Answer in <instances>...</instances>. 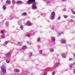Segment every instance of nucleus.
<instances>
[{
  "label": "nucleus",
  "mask_w": 75,
  "mask_h": 75,
  "mask_svg": "<svg viewBox=\"0 0 75 75\" xmlns=\"http://www.w3.org/2000/svg\"><path fill=\"white\" fill-rule=\"evenodd\" d=\"M26 48L27 47H26V46H23L22 47L23 50H25V49H26Z\"/></svg>",
  "instance_id": "9b49d317"
},
{
  "label": "nucleus",
  "mask_w": 75,
  "mask_h": 75,
  "mask_svg": "<svg viewBox=\"0 0 75 75\" xmlns=\"http://www.w3.org/2000/svg\"><path fill=\"white\" fill-rule=\"evenodd\" d=\"M55 71H53V72L52 73V75H54L55 74Z\"/></svg>",
  "instance_id": "412c9836"
},
{
  "label": "nucleus",
  "mask_w": 75,
  "mask_h": 75,
  "mask_svg": "<svg viewBox=\"0 0 75 75\" xmlns=\"http://www.w3.org/2000/svg\"><path fill=\"white\" fill-rule=\"evenodd\" d=\"M1 34H3V31H1Z\"/></svg>",
  "instance_id": "a878e982"
},
{
  "label": "nucleus",
  "mask_w": 75,
  "mask_h": 75,
  "mask_svg": "<svg viewBox=\"0 0 75 75\" xmlns=\"http://www.w3.org/2000/svg\"><path fill=\"white\" fill-rule=\"evenodd\" d=\"M8 44V42H5V44Z\"/></svg>",
  "instance_id": "b1692460"
},
{
  "label": "nucleus",
  "mask_w": 75,
  "mask_h": 75,
  "mask_svg": "<svg viewBox=\"0 0 75 75\" xmlns=\"http://www.w3.org/2000/svg\"><path fill=\"white\" fill-rule=\"evenodd\" d=\"M42 50H40V52L41 54V52H42Z\"/></svg>",
  "instance_id": "bb28decb"
},
{
  "label": "nucleus",
  "mask_w": 75,
  "mask_h": 75,
  "mask_svg": "<svg viewBox=\"0 0 75 75\" xmlns=\"http://www.w3.org/2000/svg\"><path fill=\"white\" fill-rule=\"evenodd\" d=\"M72 59H70V60H71Z\"/></svg>",
  "instance_id": "c756f323"
},
{
  "label": "nucleus",
  "mask_w": 75,
  "mask_h": 75,
  "mask_svg": "<svg viewBox=\"0 0 75 75\" xmlns=\"http://www.w3.org/2000/svg\"><path fill=\"white\" fill-rule=\"evenodd\" d=\"M0 42H1V41L0 40Z\"/></svg>",
  "instance_id": "7c9ffc66"
},
{
  "label": "nucleus",
  "mask_w": 75,
  "mask_h": 75,
  "mask_svg": "<svg viewBox=\"0 0 75 75\" xmlns=\"http://www.w3.org/2000/svg\"><path fill=\"white\" fill-rule=\"evenodd\" d=\"M40 41V39L39 38L38 39V41L39 42Z\"/></svg>",
  "instance_id": "5701e85b"
},
{
  "label": "nucleus",
  "mask_w": 75,
  "mask_h": 75,
  "mask_svg": "<svg viewBox=\"0 0 75 75\" xmlns=\"http://www.w3.org/2000/svg\"><path fill=\"white\" fill-rule=\"evenodd\" d=\"M30 35H27V37H30Z\"/></svg>",
  "instance_id": "393cba45"
},
{
  "label": "nucleus",
  "mask_w": 75,
  "mask_h": 75,
  "mask_svg": "<svg viewBox=\"0 0 75 75\" xmlns=\"http://www.w3.org/2000/svg\"><path fill=\"white\" fill-rule=\"evenodd\" d=\"M20 28L21 30H23V26H21L20 27Z\"/></svg>",
  "instance_id": "dca6fc26"
},
{
  "label": "nucleus",
  "mask_w": 75,
  "mask_h": 75,
  "mask_svg": "<svg viewBox=\"0 0 75 75\" xmlns=\"http://www.w3.org/2000/svg\"><path fill=\"white\" fill-rule=\"evenodd\" d=\"M26 24V25H29V26H30V25H32V24L31 23V22L28 21L27 22V23Z\"/></svg>",
  "instance_id": "20e7f679"
},
{
  "label": "nucleus",
  "mask_w": 75,
  "mask_h": 75,
  "mask_svg": "<svg viewBox=\"0 0 75 75\" xmlns=\"http://www.w3.org/2000/svg\"><path fill=\"white\" fill-rule=\"evenodd\" d=\"M28 71H26V73H27V72H28Z\"/></svg>",
  "instance_id": "c85d7f7f"
},
{
  "label": "nucleus",
  "mask_w": 75,
  "mask_h": 75,
  "mask_svg": "<svg viewBox=\"0 0 75 75\" xmlns=\"http://www.w3.org/2000/svg\"><path fill=\"white\" fill-rule=\"evenodd\" d=\"M12 2L13 3H16V1L14 0H13Z\"/></svg>",
  "instance_id": "f3484780"
},
{
  "label": "nucleus",
  "mask_w": 75,
  "mask_h": 75,
  "mask_svg": "<svg viewBox=\"0 0 75 75\" xmlns=\"http://www.w3.org/2000/svg\"><path fill=\"white\" fill-rule=\"evenodd\" d=\"M64 18H67V15H64Z\"/></svg>",
  "instance_id": "a211bd4d"
},
{
  "label": "nucleus",
  "mask_w": 75,
  "mask_h": 75,
  "mask_svg": "<svg viewBox=\"0 0 75 75\" xmlns=\"http://www.w3.org/2000/svg\"><path fill=\"white\" fill-rule=\"evenodd\" d=\"M6 3L7 4H11V1L10 0H7L6 1Z\"/></svg>",
  "instance_id": "39448f33"
},
{
  "label": "nucleus",
  "mask_w": 75,
  "mask_h": 75,
  "mask_svg": "<svg viewBox=\"0 0 75 75\" xmlns=\"http://www.w3.org/2000/svg\"><path fill=\"white\" fill-rule=\"evenodd\" d=\"M61 18L60 17H59L58 18V19L59 20H60V19Z\"/></svg>",
  "instance_id": "cd10ccee"
},
{
  "label": "nucleus",
  "mask_w": 75,
  "mask_h": 75,
  "mask_svg": "<svg viewBox=\"0 0 75 75\" xmlns=\"http://www.w3.org/2000/svg\"><path fill=\"white\" fill-rule=\"evenodd\" d=\"M2 38H5V36H2Z\"/></svg>",
  "instance_id": "4be33fe9"
},
{
  "label": "nucleus",
  "mask_w": 75,
  "mask_h": 75,
  "mask_svg": "<svg viewBox=\"0 0 75 75\" xmlns=\"http://www.w3.org/2000/svg\"><path fill=\"white\" fill-rule=\"evenodd\" d=\"M62 44H65V41L64 40H63L62 41Z\"/></svg>",
  "instance_id": "f8f14e48"
},
{
  "label": "nucleus",
  "mask_w": 75,
  "mask_h": 75,
  "mask_svg": "<svg viewBox=\"0 0 75 75\" xmlns=\"http://www.w3.org/2000/svg\"><path fill=\"white\" fill-rule=\"evenodd\" d=\"M55 38H52V41H53V42H55Z\"/></svg>",
  "instance_id": "1a4fd4ad"
},
{
  "label": "nucleus",
  "mask_w": 75,
  "mask_h": 75,
  "mask_svg": "<svg viewBox=\"0 0 75 75\" xmlns=\"http://www.w3.org/2000/svg\"><path fill=\"white\" fill-rule=\"evenodd\" d=\"M15 72H20V70L17 69H15Z\"/></svg>",
  "instance_id": "6e6552de"
},
{
  "label": "nucleus",
  "mask_w": 75,
  "mask_h": 75,
  "mask_svg": "<svg viewBox=\"0 0 75 75\" xmlns=\"http://www.w3.org/2000/svg\"><path fill=\"white\" fill-rule=\"evenodd\" d=\"M10 55V53H7L6 54V56H8V57H9Z\"/></svg>",
  "instance_id": "4468645a"
},
{
  "label": "nucleus",
  "mask_w": 75,
  "mask_h": 75,
  "mask_svg": "<svg viewBox=\"0 0 75 75\" xmlns=\"http://www.w3.org/2000/svg\"><path fill=\"white\" fill-rule=\"evenodd\" d=\"M47 74H48V73H45L43 74V75H47Z\"/></svg>",
  "instance_id": "6ab92c4d"
},
{
  "label": "nucleus",
  "mask_w": 75,
  "mask_h": 75,
  "mask_svg": "<svg viewBox=\"0 0 75 75\" xmlns=\"http://www.w3.org/2000/svg\"><path fill=\"white\" fill-rule=\"evenodd\" d=\"M50 51L51 52H53V51H54V50H53L52 48H51Z\"/></svg>",
  "instance_id": "2eb2a0df"
},
{
  "label": "nucleus",
  "mask_w": 75,
  "mask_h": 75,
  "mask_svg": "<svg viewBox=\"0 0 75 75\" xmlns=\"http://www.w3.org/2000/svg\"><path fill=\"white\" fill-rule=\"evenodd\" d=\"M3 8L4 10H5L6 8V6H3Z\"/></svg>",
  "instance_id": "ddd939ff"
},
{
  "label": "nucleus",
  "mask_w": 75,
  "mask_h": 75,
  "mask_svg": "<svg viewBox=\"0 0 75 75\" xmlns=\"http://www.w3.org/2000/svg\"><path fill=\"white\" fill-rule=\"evenodd\" d=\"M23 16H27V13L25 12H24L22 13Z\"/></svg>",
  "instance_id": "9d476101"
},
{
  "label": "nucleus",
  "mask_w": 75,
  "mask_h": 75,
  "mask_svg": "<svg viewBox=\"0 0 75 75\" xmlns=\"http://www.w3.org/2000/svg\"><path fill=\"white\" fill-rule=\"evenodd\" d=\"M60 64H59V62L57 63L56 64H55L54 65V67H57L58 65H60Z\"/></svg>",
  "instance_id": "423d86ee"
},
{
  "label": "nucleus",
  "mask_w": 75,
  "mask_h": 75,
  "mask_svg": "<svg viewBox=\"0 0 75 75\" xmlns=\"http://www.w3.org/2000/svg\"><path fill=\"white\" fill-rule=\"evenodd\" d=\"M0 58H1V57L0 56Z\"/></svg>",
  "instance_id": "2f4dec72"
},
{
  "label": "nucleus",
  "mask_w": 75,
  "mask_h": 75,
  "mask_svg": "<svg viewBox=\"0 0 75 75\" xmlns=\"http://www.w3.org/2000/svg\"><path fill=\"white\" fill-rule=\"evenodd\" d=\"M55 12H52L51 17L52 18V20L54 18V16H55Z\"/></svg>",
  "instance_id": "7ed1b4c3"
},
{
  "label": "nucleus",
  "mask_w": 75,
  "mask_h": 75,
  "mask_svg": "<svg viewBox=\"0 0 75 75\" xmlns=\"http://www.w3.org/2000/svg\"><path fill=\"white\" fill-rule=\"evenodd\" d=\"M35 2V0H28L27 3L29 5L32 4V9H35L37 8V6H35L37 4Z\"/></svg>",
  "instance_id": "f257e3e1"
},
{
  "label": "nucleus",
  "mask_w": 75,
  "mask_h": 75,
  "mask_svg": "<svg viewBox=\"0 0 75 75\" xmlns=\"http://www.w3.org/2000/svg\"><path fill=\"white\" fill-rule=\"evenodd\" d=\"M6 67L4 66H2V67L1 68V71H2V72L4 74L6 73Z\"/></svg>",
  "instance_id": "f03ea898"
},
{
  "label": "nucleus",
  "mask_w": 75,
  "mask_h": 75,
  "mask_svg": "<svg viewBox=\"0 0 75 75\" xmlns=\"http://www.w3.org/2000/svg\"><path fill=\"white\" fill-rule=\"evenodd\" d=\"M22 3V2L21 1H18L16 2L15 3L16 4H20L21 3Z\"/></svg>",
  "instance_id": "0eeeda50"
},
{
  "label": "nucleus",
  "mask_w": 75,
  "mask_h": 75,
  "mask_svg": "<svg viewBox=\"0 0 75 75\" xmlns=\"http://www.w3.org/2000/svg\"><path fill=\"white\" fill-rule=\"evenodd\" d=\"M6 61L7 63H9V62H10V61H9V60H6Z\"/></svg>",
  "instance_id": "aec40b11"
}]
</instances>
